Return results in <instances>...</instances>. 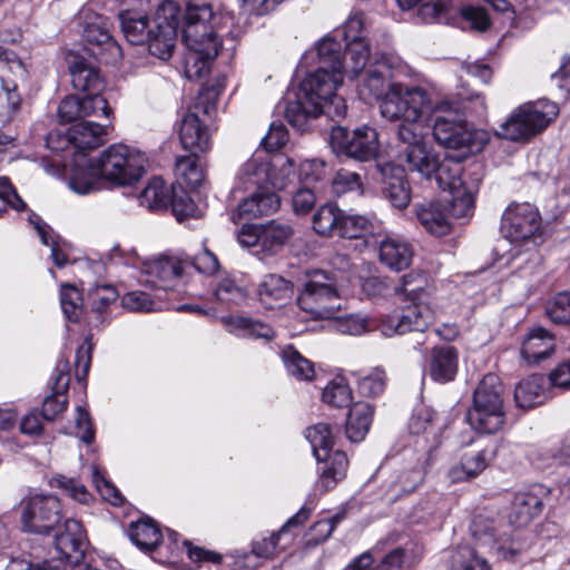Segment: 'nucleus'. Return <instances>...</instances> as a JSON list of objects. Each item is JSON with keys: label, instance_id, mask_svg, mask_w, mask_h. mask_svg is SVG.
I'll return each mask as SVG.
<instances>
[{"label": "nucleus", "instance_id": "42", "mask_svg": "<svg viewBox=\"0 0 570 570\" xmlns=\"http://www.w3.org/2000/svg\"><path fill=\"white\" fill-rule=\"evenodd\" d=\"M318 462L324 463L321 471V483L326 490L333 488L338 481L345 478L348 459L343 451H331L326 461Z\"/></svg>", "mask_w": 570, "mask_h": 570}, {"label": "nucleus", "instance_id": "59", "mask_svg": "<svg viewBox=\"0 0 570 570\" xmlns=\"http://www.w3.org/2000/svg\"><path fill=\"white\" fill-rule=\"evenodd\" d=\"M419 558L417 546L405 540L403 544L394 547V570H412Z\"/></svg>", "mask_w": 570, "mask_h": 570}, {"label": "nucleus", "instance_id": "52", "mask_svg": "<svg viewBox=\"0 0 570 570\" xmlns=\"http://www.w3.org/2000/svg\"><path fill=\"white\" fill-rule=\"evenodd\" d=\"M324 403L342 407L348 405L352 400V392L344 377H335L327 383L322 393Z\"/></svg>", "mask_w": 570, "mask_h": 570}, {"label": "nucleus", "instance_id": "45", "mask_svg": "<svg viewBox=\"0 0 570 570\" xmlns=\"http://www.w3.org/2000/svg\"><path fill=\"white\" fill-rule=\"evenodd\" d=\"M29 223L37 230L41 243L50 246L53 264L59 268L65 267L68 263L67 255L62 250L59 240L52 235L51 228L36 214L29 216Z\"/></svg>", "mask_w": 570, "mask_h": 570}, {"label": "nucleus", "instance_id": "33", "mask_svg": "<svg viewBox=\"0 0 570 570\" xmlns=\"http://www.w3.org/2000/svg\"><path fill=\"white\" fill-rule=\"evenodd\" d=\"M176 194L175 186L171 190L160 177H153L139 195V204L149 210H159L171 205Z\"/></svg>", "mask_w": 570, "mask_h": 570}, {"label": "nucleus", "instance_id": "3", "mask_svg": "<svg viewBox=\"0 0 570 570\" xmlns=\"http://www.w3.org/2000/svg\"><path fill=\"white\" fill-rule=\"evenodd\" d=\"M180 8L173 0L163 1L156 11L154 28L141 11L122 10L118 18L125 38L131 45L148 43L149 52L168 60L175 48Z\"/></svg>", "mask_w": 570, "mask_h": 570}, {"label": "nucleus", "instance_id": "11", "mask_svg": "<svg viewBox=\"0 0 570 570\" xmlns=\"http://www.w3.org/2000/svg\"><path fill=\"white\" fill-rule=\"evenodd\" d=\"M433 137L448 149L459 150L463 156L480 153L490 140L487 130L476 129L463 119L439 116L434 120Z\"/></svg>", "mask_w": 570, "mask_h": 570}, {"label": "nucleus", "instance_id": "6", "mask_svg": "<svg viewBox=\"0 0 570 570\" xmlns=\"http://www.w3.org/2000/svg\"><path fill=\"white\" fill-rule=\"evenodd\" d=\"M429 105L425 90L419 87H405L394 81V120L401 119L397 138L399 150L410 149L412 141L423 142L425 126L422 121L423 110Z\"/></svg>", "mask_w": 570, "mask_h": 570}, {"label": "nucleus", "instance_id": "57", "mask_svg": "<svg viewBox=\"0 0 570 570\" xmlns=\"http://www.w3.org/2000/svg\"><path fill=\"white\" fill-rule=\"evenodd\" d=\"M549 318L557 324L570 322V293L561 292L557 294L546 307Z\"/></svg>", "mask_w": 570, "mask_h": 570}, {"label": "nucleus", "instance_id": "51", "mask_svg": "<svg viewBox=\"0 0 570 570\" xmlns=\"http://www.w3.org/2000/svg\"><path fill=\"white\" fill-rule=\"evenodd\" d=\"M451 198H445L449 207H445L449 216L454 218L469 217L474 207L473 194L465 186L453 190Z\"/></svg>", "mask_w": 570, "mask_h": 570}, {"label": "nucleus", "instance_id": "53", "mask_svg": "<svg viewBox=\"0 0 570 570\" xmlns=\"http://www.w3.org/2000/svg\"><path fill=\"white\" fill-rule=\"evenodd\" d=\"M451 559L452 570H491L487 560L468 546L458 548Z\"/></svg>", "mask_w": 570, "mask_h": 570}, {"label": "nucleus", "instance_id": "30", "mask_svg": "<svg viewBox=\"0 0 570 570\" xmlns=\"http://www.w3.org/2000/svg\"><path fill=\"white\" fill-rule=\"evenodd\" d=\"M492 458L493 452L489 449L464 453L460 463L450 470L452 481L458 482L479 475L487 469Z\"/></svg>", "mask_w": 570, "mask_h": 570}, {"label": "nucleus", "instance_id": "22", "mask_svg": "<svg viewBox=\"0 0 570 570\" xmlns=\"http://www.w3.org/2000/svg\"><path fill=\"white\" fill-rule=\"evenodd\" d=\"M554 350V335L543 327H534L522 342L521 356L529 365H533L551 356Z\"/></svg>", "mask_w": 570, "mask_h": 570}, {"label": "nucleus", "instance_id": "63", "mask_svg": "<svg viewBox=\"0 0 570 570\" xmlns=\"http://www.w3.org/2000/svg\"><path fill=\"white\" fill-rule=\"evenodd\" d=\"M470 531L472 537L478 542H480V544L489 548L495 539L492 521L482 515H476L473 518L470 525Z\"/></svg>", "mask_w": 570, "mask_h": 570}, {"label": "nucleus", "instance_id": "60", "mask_svg": "<svg viewBox=\"0 0 570 570\" xmlns=\"http://www.w3.org/2000/svg\"><path fill=\"white\" fill-rule=\"evenodd\" d=\"M335 328L342 334L362 335L370 331L372 325L367 317L358 314H352L335 321Z\"/></svg>", "mask_w": 570, "mask_h": 570}, {"label": "nucleus", "instance_id": "49", "mask_svg": "<svg viewBox=\"0 0 570 570\" xmlns=\"http://www.w3.org/2000/svg\"><path fill=\"white\" fill-rule=\"evenodd\" d=\"M215 296L222 303L238 305L246 301L248 292L235 277L227 275L218 282Z\"/></svg>", "mask_w": 570, "mask_h": 570}, {"label": "nucleus", "instance_id": "29", "mask_svg": "<svg viewBox=\"0 0 570 570\" xmlns=\"http://www.w3.org/2000/svg\"><path fill=\"white\" fill-rule=\"evenodd\" d=\"M542 509L540 497L532 491L518 492L511 504L510 522L515 527L527 525Z\"/></svg>", "mask_w": 570, "mask_h": 570}, {"label": "nucleus", "instance_id": "8", "mask_svg": "<svg viewBox=\"0 0 570 570\" xmlns=\"http://www.w3.org/2000/svg\"><path fill=\"white\" fill-rule=\"evenodd\" d=\"M336 275L323 271L307 274L298 298V306L314 318H332L341 308Z\"/></svg>", "mask_w": 570, "mask_h": 570}, {"label": "nucleus", "instance_id": "20", "mask_svg": "<svg viewBox=\"0 0 570 570\" xmlns=\"http://www.w3.org/2000/svg\"><path fill=\"white\" fill-rule=\"evenodd\" d=\"M273 163L266 153H256L238 169L232 193L252 188L263 189L269 186ZM236 197L235 195H233Z\"/></svg>", "mask_w": 570, "mask_h": 570}, {"label": "nucleus", "instance_id": "39", "mask_svg": "<svg viewBox=\"0 0 570 570\" xmlns=\"http://www.w3.org/2000/svg\"><path fill=\"white\" fill-rule=\"evenodd\" d=\"M305 438L309 442L317 461H326L334 445V434L330 424L317 423L306 429Z\"/></svg>", "mask_w": 570, "mask_h": 570}, {"label": "nucleus", "instance_id": "61", "mask_svg": "<svg viewBox=\"0 0 570 570\" xmlns=\"http://www.w3.org/2000/svg\"><path fill=\"white\" fill-rule=\"evenodd\" d=\"M91 474L92 482L97 491L106 501L114 505H119L122 503V497L119 490L105 478L104 473L97 466H92Z\"/></svg>", "mask_w": 570, "mask_h": 570}, {"label": "nucleus", "instance_id": "5", "mask_svg": "<svg viewBox=\"0 0 570 570\" xmlns=\"http://www.w3.org/2000/svg\"><path fill=\"white\" fill-rule=\"evenodd\" d=\"M397 160L406 163L410 170L419 171L426 178L434 175L439 188L444 191L452 193L464 186L461 178L463 171L461 161L452 157L439 161L432 148L424 141L417 144V140H414L410 149L399 150Z\"/></svg>", "mask_w": 570, "mask_h": 570}, {"label": "nucleus", "instance_id": "28", "mask_svg": "<svg viewBox=\"0 0 570 570\" xmlns=\"http://www.w3.org/2000/svg\"><path fill=\"white\" fill-rule=\"evenodd\" d=\"M416 216L421 225L432 235L443 236L450 232L449 214L440 202L417 206Z\"/></svg>", "mask_w": 570, "mask_h": 570}, {"label": "nucleus", "instance_id": "36", "mask_svg": "<svg viewBox=\"0 0 570 570\" xmlns=\"http://www.w3.org/2000/svg\"><path fill=\"white\" fill-rule=\"evenodd\" d=\"M227 330L239 337L272 340L273 328L259 321L244 316H230L225 320Z\"/></svg>", "mask_w": 570, "mask_h": 570}, {"label": "nucleus", "instance_id": "10", "mask_svg": "<svg viewBox=\"0 0 570 570\" xmlns=\"http://www.w3.org/2000/svg\"><path fill=\"white\" fill-rule=\"evenodd\" d=\"M20 527L31 534H48L62 520L60 500L52 494L30 493L18 504Z\"/></svg>", "mask_w": 570, "mask_h": 570}, {"label": "nucleus", "instance_id": "23", "mask_svg": "<svg viewBox=\"0 0 570 570\" xmlns=\"http://www.w3.org/2000/svg\"><path fill=\"white\" fill-rule=\"evenodd\" d=\"M107 136V126L90 120L78 121L69 129V138L66 142H72V148L76 150L95 149L102 145Z\"/></svg>", "mask_w": 570, "mask_h": 570}, {"label": "nucleus", "instance_id": "7", "mask_svg": "<svg viewBox=\"0 0 570 570\" xmlns=\"http://www.w3.org/2000/svg\"><path fill=\"white\" fill-rule=\"evenodd\" d=\"M558 112V106L549 100L520 105L501 124L498 135L511 141H528L543 131Z\"/></svg>", "mask_w": 570, "mask_h": 570}, {"label": "nucleus", "instance_id": "41", "mask_svg": "<svg viewBox=\"0 0 570 570\" xmlns=\"http://www.w3.org/2000/svg\"><path fill=\"white\" fill-rule=\"evenodd\" d=\"M293 235V227L287 223L272 220L261 224V248L275 253Z\"/></svg>", "mask_w": 570, "mask_h": 570}, {"label": "nucleus", "instance_id": "35", "mask_svg": "<svg viewBox=\"0 0 570 570\" xmlns=\"http://www.w3.org/2000/svg\"><path fill=\"white\" fill-rule=\"evenodd\" d=\"M131 542L144 552H150L161 541V532L150 519L132 522L128 530Z\"/></svg>", "mask_w": 570, "mask_h": 570}, {"label": "nucleus", "instance_id": "40", "mask_svg": "<svg viewBox=\"0 0 570 570\" xmlns=\"http://www.w3.org/2000/svg\"><path fill=\"white\" fill-rule=\"evenodd\" d=\"M164 295L154 291H131L121 297V305L130 312H155L166 307Z\"/></svg>", "mask_w": 570, "mask_h": 570}, {"label": "nucleus", "instance_id": "54", "mask_svg": "<svg viewBox=\"0 0 570 570\" xmlns=\"http://www.w3.org/2000/svg\"><path fill=\"white\" fill-rule=\"evenodd\" d=\"M60 305L66 318L70 322H77L82 307V296L79 289L70 284L61 285Z\"/></svg>", "mask_w": 570, "mask_h": 570}, {"label": "nucleus", "instance_id": "16", "mask_svg": "<svg viewBox=\"0 0 570 570\" xmlns=\"http://www.w3.org/2000/svg\"><path fill=\"white\" fill-rule=\"evenodd\" d=\"M53 530L56 532L49 551L50 556L70 564L79 563L87 548L86 532L81 523L75 519H66Z\"/></svg>", "mask_w": 570, "mask_h": 570}, {"label": "nucleus", "instance_id": "38", "mask_svg": "<svg viewBox=\"0 0 570 570\" xmlns=\"http://www.w3.org/2000/svg\"><path fill=\"white\" fill-rule=\"evenodd\" d=\"M69 71L72 86L76 90L83 91L86 94H94L102 90L104 81L98 71L86 65L83 61H75L70 66Z\"/></svg>", "mask_w": 570, "mask_h": 570}, {"label": "nucleus", "instance_id": "34", "mask_svg": "<svg viewBox=\"0 0 570 570\" xmlns=\"http://www.w3.org/2000/svg\"><path fill=\"white\" fill-rule=\"evenodd\" d=\"M373 410L368 403L357 402L348 411L346 436L352 442L362 441L368 432Z\"/></svg>", "mask_w": 570, "mask_h": 570}, {"label": "nucleus", "instance_id": "1", "mask_svg": "<svg viewBox=\"0 0 570 570\" xmlns=\"http://www.w3.org/2000/svg\"><path fill=\"white\" fill-rule=\"evenodd\" d=\"M318 67L308 73L297 90L288 92L278 108H284L288 124L298 131L308 128L312 118L325 114L331 118H343L347 107L343 97L335 94L343 82V73H351L352 62L346 55L342 60V45L332 36H325L316 45Z\"/></svg>", "mask_w": 570, "mask_h": 570}, {"label": "nucleus", "instance_id": "32", "mask_svg": "<svg viewBox=\"0 0 570 570\" xmlns=\"http://www.w3.org/2000/svg\"><path fill=\"white\" fill-rule=\"evenodd\" d=\"M546 399L544 377L541 375H531L515 386L514 400L518 407L531 409L542 404Z\"/></svg>", "mask_w": 570, "mask_h": 570}, {"label": "nucleus", "instance_id": "14", "mask_svg": "<svg viewBox=\"0 0 570 570\" xmlns=\"http://www.w3.org/2000/svg\"><path fill=\"white\" fill-rule=\"evenodd\" d=\"M331 145L337 153L366 161L376 157L380 142L375 129L362 126L350 132L345 127H334L331 131Z\"/></svg>", "mask_w": 570, "mask_h": 570}, {"label": "nucleus", "instance_id": "31", "mask_svg": "<svg viewBox=\"0 0 570 570\" xmlns=\"http://www.w3.org/2000/svg\"><path fill=\"white\" fill-rule=\"evenodd\" d=\"M458 371V352L452 346L438 347L432 351L430 375L434 381L445 383L454 379Z\"/></svg>", "mask_w": 570, "mask_h": 570}, {"label": "nucleus", "instance_id": "19", "mask_svg": "<svg viewBox=\"0 0 570 570\" xmlns=\"http://www.w3.org/2000/svg\"><path fill=\"white\" fill-rule=\"evenodd\" d=\"M363 27V12L355 11L348 16L340 31L344 38L346 55L352 62L351 70L354 75L363 70L370 57L368 43L362 35Z\"/></svg>", "mask_w": 570, "mask_h": 570}, {"label": "nucleus", "instance_id": "18", "mask_svg": "<svg viewBox=\"0 0 570 570\" xmlns=\"http://www.w3.org/2000/svg\"><path fill=\"white\" fill-rule=\"evenodd\" d=\"M391 75L392 66L390 63H377L368 69L365 79L357 89L360 97L366 102H379L381 116L389 121L392 120L391 100L389 99L392 91Z\"/></svg>", "mask_w": 570, "mask_h": 570}, {"label": "nucleus", "instance_id": "26", "mask_svg": "<svg viewBox=\"0 0 570 570\" xmlns=\"http://www.w3.org/2000/svg\"><path fill=\"white\" fill-rule=\"evenodd\" d=\"M281 205L279 197L276 193L267 190L266 188L259 189L250 197L245 198L237 208L239 218H255L264 215L275 213Z\"/></svg>", "mask_w": 570, "mask_h": 570}, {"label": "nucleus", "instance_id": "15", "mask_svg": "<svg viewBox=\"0 0 570 570\" xmlns=\"http://www.w3.org/2000/svg\"><path fill=\"white\" fill-rule=\"evenodd\" d=\"M209 92H202L194 106V110H189L181 118L179 138L183 147L194 155L210 148L209 130L197 112L202 108L203 112L207 115L215 108V102L214 100L209 101Z\"/></svg>", "mask_w": 570, "mask_h": 570}, {"label": "nucleus", "instance_id": "58", "mask_svg": "<svg viewBox=\"0 0 570 570\" xmlns=\"http://www.w3.org/2000/svg\"><path fill=\"white\" fill-rule=\"evenodd\" d=\"M490 550L503 560L513 561L523 550V546L519 540H515L511 535L503 534L495 538Z\"/></svg>", "mask_w": 570, "mask_h": 570}, {"label": "nucleus", "instance_id": "62", "mask_svg": "<svg viewBox=\"0 0 570 570\" xmlns=\"http://www.w3.org/2000/svg\"><path fill=\"white\" fill-rule=\"evenodd\" d=\"M385 379L384 372L380 368H375L370 374L358 380V392L364 396H376L383 392Z\"/></svg>", "mask_w": 570, "mask_h": 570}, {"label": "nucleus", "instance_id": "47", "mask_svg": "<svg viewBox=\"0 0 570 570\" xmlns=\"http://www.w3.org/2000/svg\"><path fill=\"white\" fill-rule=\"evenodd\" d=\"M342 210L332 203L322 205L313 216L314 230L323 236L337 234Z\"/></svg>", "mask_w": 570, "mask_h": 570}, {"label": "nucleus", "instance_id": "37", "mask_svg": "<svg viewBox=\"0 0 570 570\" xmlns=\"http://www.w3.org/2000/svg\"><path fill=\"white\" fill-rule=\"evenodd\" d=\"M104 179L98 171L97 160L87 161L86 166H77L69 179L70 188L80 195H86L99 189L100 180Z\"/></svg>", "mask_w": 570, "mask_h": 570}, {"label": "nucleus", "instance_id": "56", "mask_svg": "<svg viewBox=\"0 0 570 570\" xmlns=\"http://www.w3.org/2000/svg\"><path fill=\"white\" fill-rule=\"evenodd\" d=\"M81 99L82 119L86 117H104L108 119L112 112L107 99L100 95V91L86 94Z\"/></svg>", "mask_w": 570, "mask_h": 570}, {"label": "nucleus", "instance_id": "64", "mask_svg": "<svg viewBox=\"0 0 570 570\" xmlns=\"http://www.w3.org/2000/svg\"><path fill=\"white\" fill-rule=\"evenodd\" d=\"M361 187L362 183L360 175L347 169L338 170L333 179V189L337 195L352 190H360Z\"/></svg>", "mask_w": 570, "mask_h": 570}, {"label": "nucleus", "instance_id": "4", "mask_svg": "<svg viewBox=\"0 0 570 570\" xmlns=\"http://www.w3.org/2000/svg\"><path fill=\"white\" fill-rule=\"evenodd\" d=\"M504 421L503 386L498 375L489 373L474 390L468 422L476 432L493 434L502 429Z\"/></svg>", "mask_w": 570, "mask_h": 570}, {"label": "nucleus", "instance_id": "24", "mask_svg": "<svg viewBox=\"0 0 570 570\" xmlns=\"http://www.w3.org/2000/svg\"><path fill=\"white\" fill-rule=\"evenodd\" d=\"M293 288L291 283L276 274H268L259 282L257 296L266 308H274L283 305L291 298Z\"/></svg>", "mask_w": 570, "mask_h": 570}, {"label": "nucleus", "instance_id": "44", "mask_svg": "<svg viewBox=\"0 0 570 570\" xmlns=\"http://www.w3.org/2000/svg\"><path fill=\"white\" fill-rule=\"evenodd\" d=\"M177 184L180 188H197L204 180L202 167L197 164L195 155L179 157L176 161Z\"/></svg>", "mask_w": 570, "mask_h": 570}, {"label": "nucleus", "instance_id": "25", "mask_svg": "<svg viewBox=\"0 0 570 570\" xmlns=\"http://www.w3.org/2000/svg\"><path fill=\"white\" fill-rule=\"evenodd\" d=\"M440 110L454 112L456 115H471L482 119L487 116L485 99L479 94L462 88L454 97L443 100L439 105Z\"/></svg>", "mask_w": 570, "mask_h": 570}, {"label": "nucleus", "instance_id": "2", "mask_svg": "<svg viewBox=\"0 0 570 570\" xmlns=\"http://www.w3.org/2000/svg\"><path fill=\"white\" fill-rule=\"evenodd\" d=\"M234 17L216 14L207 2H189L186 6L181 26V39L188 52L185 59V73L197 80L209 73L222 42L218 35L232 23Z\"/></svg>", "mask_w": 570, "mask_h": 570}, {"label": "nucleus", "instance_id": "13", "mask_svg": "<svg viewBox=\"0 0 570 570\" xmlns=\"http://www.w3.org/2000/svg\"><path fill=\"white\" fill-rule=\"evenodd\" d=\"M540 228V214L529 203H512L502 214L500 230L504 238L517 246L534 243Z\"/></svg>", "mask_w": 570, "mask_h": 570}, {"label": "nucleus", "instance_id": "12", "mask_svg": "<svg viewBox=\"0 0 570 570\" xmlns=\"http://www.w3.org/2000/svg\"><path fill=\"white\" fill-rule=\"evenodd\" d=\"M78 22L86 50L106 63L116 62L121 57L120 46L110 35V21L90 8H82L78 13Z\"/></svg>", "mask_w": 570, "mask_h": 570}, {"label": "nucleus", "instance_id": "17", "mask_svg": "<svg viewBox=\"0 0 570 570\" xmlns=\"http://www.w3.org/2000/svg\"><path fill=\"white\" fill-rule=\"evenodd\" d=\"M186 266V261L179 257L159 256L144 263L139 282L165 296L174 282L183 275Z\"/></svg>", "mask_w": 570, "mask_h": 570}, {"label": "nucleus", "instance_id": "46", "mask_svg": "<svg viewBox=\"0 0 570 570\" xmlns=\"http://www.w3.org/2000/svg\"><path fill=\"white\" fill-rule=\"evenodd\" d=\"M282 360L289 375L301 381H309L314 377L313 363L304 357L293 346H286L282 351Z\"/></svg>", "mask_w": 570, "mask_h": 570}, {"label": "nucleus", "instance_id": "27", "mask_svg": "<svg viewBox=\"0 0 570 570\" xmlns=\"http://www.w3.org/2000/svg\"><path fill=\"white\" fill-rule=\"evenodd\" d=\"M433 311L428 304L423 301L411 302V304L403 309L400 321L394 327V332L400 334L411 331L423 332L433 322Z\"/></svg>", "mask_w": 570, "mask_h": 570}, {"label": "nucleus", "instance_id": "55", "mask_svg": "<svg viewBox=\"0 0 570 570\" xmlns=\"http://www.w3.org/2000/svg\"><path fill=\"white\" fill-rule=\"evenodd\" d=\"M117 298L118 292L111 285H97L89 292L92 311L101 315L115 305Z\"/></svg>", "mask_w": 570, "mask_h": 570}, {"label": "nucleus", "instance_id": "48", "mask_svg": "<svg viewBox=\"0 0 570 570\" xmlns=\"http://www.w3.org/2000/svg\"><path fill=\"white\" fill-rule=\"evenodd\" d=\"M428 281L425 275L419 272H411L400 278V285L395 288L397 295L410 302H420L425 297Z\"/></svg>", "mask_w": 570, "mask_h": 570}, {"label": "nucleus", "instance_id": "21", "mask_svg": "<svg viewBox=\"0 0 570 570\" xmlns=\"http://www.w3.org/2000/svg\"><path fill=\"white\" fill-rule=\"evenodd\" d=\"M70 384V366L68 361L59 360L52 374V392L42 402V416L53 420L67 409L66 392Z\"/></svg>", "mask_w": 570, "mask_h": 570}, {"label": "nucleus", "instance_id": "9", "mask_svg": "<svg viewBox=\"0 0 570 570\" xmlns=\"http://www.w3.org/2000/svg\"><path fill=\"white\" fill-rule=\"evenodd\" d=\"M97 163L98 171L105 180L117 186H128L142 177L147 159L142 153L116 144L108 147Z\"/></svg>", "mask_w": 570, "mask_h": 570}, {"label": "nucleus", "instance_id": "43", "mask_svg": "<svg viewBox=\"0 0 570 570\" xmlns=\"http://www.w3.org/2000/svg\"><path fill=\"white\" fill-rule=\"evenodd\" d=\"M273 163L269 186L282 190L296 181L294 160L285 155L271 156Z\"/></svg>", "mask_w": 570, "mask_h": 570}, {"label": "nucleus", "instance_id": "50", "mask_svg": "<svg viewBox=\"0 0 570 570\" xmlns=\"http://www.w3.org/2000/svg\"><path fill=\"white\" fill-rule=\"evenodd\" d=\"M371 220L361 215H347L342 210L337 236L343 238H360L373 230Z\"/></svg>", "mask_w": 570, "mask_h": 570}]
</instances>
